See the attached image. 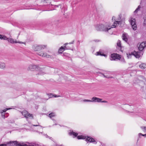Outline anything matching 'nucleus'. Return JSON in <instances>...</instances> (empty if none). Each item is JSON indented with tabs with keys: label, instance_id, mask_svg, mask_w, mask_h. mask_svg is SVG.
<instances>
[{
	"label": "nucleus",
	"instance_id": "obj_1",
	"mask_svg": "<svg viewBox=\"0 0 146 146\" xmlns=\"http://www.w3.org/2000/svg\"><path fill=\"white\" fill-rule=\"evenodd\" d=\"M121 22V21H115L114 22V24L111 26L110 25L109 23H100L96 25L95 28L98 31L107 32L111 28L115 27L117 25H119Z\"/></svg>",
	"mask_w": 146,
	"mask_h": 146
},
{
	"label": "nucleus",
	"instance_id": "obj_2",
	"mask_svg": "<svg viewBox=\"0 0 146 146\" xmlns=\"http://www.w3.org/2000/svg\"><path fill=\"white\" fill-rule=\"evenodd\" d=\"M145 47H146V41L143 42L140 44L139 47L138 48L140 51L138 52L134 51L131 52V54L134 55L137 58H139L143 55V53L142 50Z\"/></svg>",
	"mask_w": 146,
	"mask_h": 146
},
{
	"label": "nucleus",
	"instance_id": "obj_3",
	"mask_svg": "<svg viewBox=\"0 0 146 146\" xmlns=\"http://www.w3.org/2000/svg\"><path fill=\"white\" fill-rule=\"evenodd\" d=\"M38 69L39 68L38 66L32 64L29 66L27 68V70L28 71H34L35 70H36V71H39L38 74L40 75H43L45 74L44 72L43 71V69H41L40 68H39V69Z\"/></svg>",
	"mask_w": 146,
	"mask_h": 146
},
{
	"label": "nucleus",
	"instance_id": "obj_4",
	"mask_svg": "<svg viewBox=\"0 0 146 146\" xmlns=\"http://www.w3.org/2000/svg\"><path fill=\"white\" fill-rule=\"evenodd\" d=\"M77 139H86V141H88L91 143H96L97 142H96L95 139L90 137L85 136L83 135H79L77 137Z\"/></svg>",
	"mask_w": 146,
	"mask_h": 146
},
{
	"label": "nucleus",
	"instance_id": "obj_5",
	"mask_svg": "<svg viewBox=\"0 0 146 146\" xmlns=\"http://www.w3.org/2000/svg\"><path fill=\"white\" fill-rule=\"evenodd\" d=\"M46 46V45H35L33 46V49L35 51H38L44 49Z\"/></svg>",
	"mask_w": 146,
	"mask_h": 146
},
{
	"label": "nucleus",
	"instance_id": "obj_6",
	"mask_svg": "<svg viewBox=\"0 0 146 146\" xmlns=\"http://www.w3.org/2000/svg\"><path fill=\"white\" fill-rule=\"evenodd\" d=\"M143 80H145V78L142 76H139L137 78H135L134 82L135 83L140 84L143 83Z\"/></svg>",
	"mask_w": 146,
	"mask_h": 146
},
{
	"label": "nucleus",
	"instance_id": "obj_7",
	"mask_svg": "<svg viewBox=\"0 0 146 146\" xmlns=\"http://www.w3.org/2000/svg\"><path fill=\"white\" fill-rule=\"evenodd\" d=\"M129 21L133 29L134 30H136L137 28V26L136 24V21L135 19L133 18H131Z\"/></svg>",
	"mask_w": 146,
	"mask_h": 146
},
{
	"label": "nucleus",
	"instance_id": "obj_8",
	"mask_svg": "<svg viewBox=\"0 0 146 146\" xmlns=\"http://www.w3.org/2000/svg\"><path fill=\"white\" fill-rule=\"evenodd\" d=\"M121 58V56L117 54H111L110 59L111 60H115L116 59L120 60Z\"/></svg>",
	"mask_w": 146,
	"mask_h": 146
},
{
	"label": "nucleus",
	"instance_id": "obj_9",
	"mask_svg": "<svg viewBox=\"0 0 146 146\" xmlns=\"http://www.w3.org/2000/svg\"><path fill=\"white\" fill-rule=\"evenodd\" d=\"M22 113L23 115H24L25 117L27 118H30L31 119H33V115L29 113L28 112L25 110L23 111L22 112Z\"/></svg>",
	"mask_w": 146,
	"mask_h": 146
},
{
	"label": "nucleus",
	"instance_id": "obj_10",
	"mask_svg": "<svg viewBox=\"0 0 146 146\" xmlns=\"http://www.w3.org/2000/svg\"><path fill=\"white\" fill-rule=\"evenodd\" d=\"M37 54L40 56L44 57L49 58H51L52 56H51L48 54L47 53L44 52L42 51L38 53Z\"/></svg>",
	"mask_w": 146,
	"mask_h": 146
},
{
	"label": "nucleus",
	"instance_id": "obj_11",
	"mask_svg": "<svg viewBox=\"0 0 146 146\" xmlns=\"http://www.w3.org/2000/svg\"><path fill=\"white\" fill-rule=\"evenodd\" d=\"M68 44V43H65L64 45V47H62L61 46L59 49L58 51V52L61 53L62 52L65 50L66 49H70V48L68 47H66V46Z\"/></svg>",
	"mask_w": 146,
	"mask_h": 146
},
{
	"label": "nucleus",
	"instance_id": "obj_12",
	"mask_svg": "<svg viewBox=\"0 0 146 146\" xmlns=\"http://www.w3.org/2000/svg\"><path fill=\"white\" fill-rule=\"evenodd\" d=\"M8 41L10 42L11 43H19L20 44H23L24 43L23 42L21 41H18L17 42L16 40L14 41V40L12 38H7V40Z\"/></svg>",
	"mask_w": 146,
	"mask_h": 146
},
{
	"label": "nucleus",
	"instance_id": "obj_13",
	"mask_svg": "<svg viewBox=\"0 0 146 146\" xmlns=\"http://www.w3.org/2000/svg\"><path fill=\"white\" fill-rule=\"evenodd\" d=\"M92 102H101L102 99L96 97H93L92 98Z\"/></svg>",
	"mask_w": 146,
	"mask_h": 146
},
{
	"label": "nucleus",
	"instance_id": "obj_14",
	"mask_svg": "<svg viewBox=\"0 0 146 146\" xmlns=\"http://www.w3.org/2000/svg\"><path fill=\"white\" fill-rule=\"evenodd\" d=\"M11 109V108H7L4 110H1L0 111V113H1V115L3 118H5V113L4 112H5L7 110H9ZM7 117V116H6V117Z\"/></svg>",
	"mask_w": 146,
	"mask_h": 146
},
{
	"label": "nucleus",
	"instance_id": "obj_15",
	"mask_svg": "<svg viewBox=\"0 0 146 146\" xmlns=\"http://www.w3.org/2000/svg\"><path fill=\"white\" fill-rule=\"evenodd\" d=\"M127 34L125 33H123L122 35V38L123 40L127 42Z\"/></svg>",
	"mask_w": 146,
	"mask_h": 146
},
{
	"label": "nucleus",
	"instance_id": "obj_16",
	"mask_svg": "<svg viewBox=\"0 0 146 146\" xmlns=\"http://www.w3.org/2000/svg\"><path fill=\"white\" fill-rule=\"evenodd\" d=\"M5 63L3 62L0 63V68L4 69L5 68Z\"/></svg>",
	"mask_w": 146,
	"mask_h": 146
},
{
	"label": "nucleus",
	"instance_id": "obj_17",
	"mask_svg": "<svg viewBox=\"0 0 146 146\" xmlns=\"http://www.w3.org/2000/svg\"><path fill=\"white\" fill-rule=\"evenodd\" d=\"M143 83L144 85H141V88L142 90L143 91L144 89H146V84L143 82Z\"/></svg>",
	"mask_w": 146,
	"mask_h": 146
},
{
	"label": "nucleus",
	"instance_id": "obj_18",
	"mask_svg": "<svg viewBox=\"0 0 146 146\" xmlns=\"http://www.w3.org/2000/svg\"><path fill=\"white\" fill-rule=\"evenodd\" d=\"M7 37L5 35L0 34V39L4 40H7Z\"/></svg>",
	"mask_w": 146,
	"mask_h": 146
},
{
	"label": "nucleus",
	"instance_id": "obj_19",
	"mask_svg": "<svg viewBox=\"0 0 146 146\" xmlns=\"http://www.w3.org/2000/svg\"><path fill=\"white\" fill-rule=\"evenodd\" d=\"M139 67L141 69L145 68L146 67V65L144 63L141 64L139 66Z\"/></svg>",
	"mask_w": 146,
	"mask_h": 146
},
{
	"label": "nucleus",
	"instance_id": "obj_20",
	"mask_svg": "<svg viewBox=\"0 0 146 146\" xmlns=\"http://www.w3.org/2000/svg\"><path fill=\"white\" fill-rule=\"evenodd\" d=\"M69 134L70 135H73L75 137H76L78 135V133H75L73 131L69 133Z\"/></svg>",
	"mask_w": 146,
	"mask_h": 146
},
{
	"label": "nucleus",
	"instance_id": "obj_21",
	"mask_svg": "<svg viewBox=\"0 0 146 146\" xmlns=\"http://www.w3.org/2000/svg\"><path fill=\"white\" fill-rule=\"evenodd\" d=\"M141 8V6L140 5H139L137 8L135 10V11L134 12V14H135L137 13V12L140 10V9Z\"/></svg>",
	"mask_w": 146,
	"mask_h": 146
},
{
	"label": "nucleus",
	"instance_id": "obj_22",
	"mask_svg": "<svg viewBox=\"0 0 146 146\" xmlns=\"http://www.w3.org/2000/svg\"><path fill=\"white\" fill-rule=\"evenodd\" d=\"M55 116V114L54 113H50L49 115V117L50 118H52L53 117Z\"/></svg>",
	"mask_w": 146,
	"mask_h": 146
},
{
	"label": "nucleus",
	"instance_id": "obj_23",
	"mask_svg": "<svg viewBox=\"0 0 146 146\" xmlns=\"http://www.w3.org/2000/svg\"><path fill=\"white\" fill-rule=\"evenodd\" d=\"M117 45L118 47H119V48H121V41L119 40H118L117 41Z\"/></svg>",
	"mask_w": 146,
	"mask_h": 146
},
{
	"label": "nucleus",
	"instance_id": "obj_24",
	"mask_svg": "<svg viewBox=\"0 0 146 146\" xmlns=\"http://www.w3.org/2000/svg\"><path fill=\"white\" fill-rule=\"evenodd\" d=\"M120 60V62L123 63V64H125L126 63V62L125 61V59L123 58H121L119 60Z\"/></svg>",
	"mask_w": 146,
	"mask_h": 146
},
{
	"label": "nucleus",
	"instance_id": "obj_25",
	"mask_svg": "<svg viewBox=\"0 0 146 146\" xmlns=\"http://www.w3.org/2000/svg\"><path fill=\"white\" fill-rule=\"evenodd\" d=\"M142 130L145 132H146V127L142 126L141 127Z\"/></svg>",
	"mask_w": 146,
	"mask_h": 146
},
{
	"label": "nucleus",
	"instance_id": "obj_26",
	"mask_svg": "<svg viewBox=\"0 0 146 146\" xmlns=\"http://www.w3.org/2000/svg\"><path fill=\"white\" fill-rule=\"evenodd\" d=\"M97 55H100L101 56H106L105 54H102L100 52H97Z\"/></svg>",
	"mask_w": 146,
	"mask_h": 146
},
{
	"label": "nucleus",
	"instance_id": "obj_27",
	"mask_svg": "<svg viewBox=\"0 0 146 146\" xmlns=\"http://www.w3.org/2000/svg\"><path fill=\"white\" fill-rule=\"evenodd\" d=\"M84 102H92V100H88L85 99L83 100Z\"/></svg>",
	"mask_w": 146,
	"mask_h": 146
},
{
	"label": "nucleus",
	"instance_id": "obj_28",
	"mask_svg": "<svg viewBox=\"0 0 146 146\" xmlns=\"http://www.w3.org/2000/svg\"><path fill=\"white\" fill-rule=\"evenodd\" d=\"M46 3H50V0H43Z\"/></svg>",
	"mask_w": 146,
	"mask_h": 146
},
{
	"label": "nucleus",
	"instance_id": "obj_29",
	"mask_svg": "<svg viewBox=\"0 0 146 146\" xmlns=\"http://www.w3.org/2000/svg\"><path fill=\"white\" fill-rule=\"evenodd\" d=\"M143 25L146 26V19H145L143 22Z\"/></svg>",
	"mask_w": 146,
	"mask_h": 146
},
{
	"label": "nucleus",
	"instance_id": "obj_30",
	"mask_svg": "<svg viewBox=\"0 0 146 146\" xmlns=\"http://www.w3.org/2000/svg\"><path fill=\"white\" fill-rule=\"evenodd\" d=\"M33 125L34 126H39L40 127H42L38 124V125Z\"/></svg>",
	"mask_w": 146,
	"mask_h": 146
},
{
	"label": "nucleus",
	"instance_id": "obj_31",
	"mask_svg": "<svg viewBox=\"0 0 146 146\" xmlns=\"http://www.w3.org/2000/svg\"><path fill=\"white\" fill-rule=\"evenodd\" d=\"M132 55L131 54H131H127V57L128 58H129L130 57V56H131V55Z\"/></svg>",
	"mask_w": 146,
	"mask_h": 146
},
{
	"label": "nucleus",
	"instance_id": "obj_32",
	"mask_svg": "<svg viewBox=\"0 0 146 146\" xmlns=\"http://www.w3.org/2000/svg\"><path fill=\"white\" fill-rule=\"evenodd\" d=\"M16 141H10L9 142V143H8V144H9V143L10 144H11V143H13L15 144V143L16 142Z\"/></svg>",
	"mask_w": 146,
	"mask_h": 146
},
{
	"label": "nucleus",
	"instance_id": "obj_33",
	"mask_svg": "<svg viewBox=\"0 0 146 146\" xmlns=\"http://www.w3.org/2000/svg\"><path fill=\"white\" fill-rule=\"evenodd\" d=\"M20 146H28V145L26 144H24L23 145H20Z\"/></svg>",
	"mask_w": 146,
	"mask_h": 146
},
{
	"label": "nucleus",
	"instance_id": "obj_34",
	"mask_svg": "<svg viewBox=\"0 0 146 146\" xmlns=\"http://www.w3.org/2000/svg\"><path fill=\"white\" fill-rule=\"evenodd\" d=\"M0 146H7L6 144H1L0 145Z\"/></svg>",
	"mask_w": 146,
	"mask_h": 146
},
{
	"label": "nucleus",
	"instance_id": "obj_35",
	"mask_svg": "<svg viewBox=\"0 0 146 146\" xmlns=\"http://www.w3.org/2000/svg\"><path fill=\"white\" fill-rule=\"evenodd\" d=\"M100 74H101L104 77L108 78V77L107 76H106L103 73H100Z\"/></svg>",
	"mask_w": 146,
	"mask_h": 146
},
{
	"label": "nucleus",
	"instance_id": "obj_36",
	"mask_svg": "<svg viewBox=\"0 0 146 146\" xmlns=\"http://www.w3.org/2000/svg\"><path fill=\"white\" fill-rule=\"evenodd\" d=\"M115 17L113 16V17H112V20H115Z\"/></svg>",
	"mask_w": 146,
	"mask_h": 146
},
{
	"label": "nucleus",
	"instance_id": "obj_37",
	"mask_svg": "<svg viewBox=\"0 0 146 146\" xmlns=\"http://www.w3.org/2000/svg\"><path fill=\"white\" fill-rule=\"evenodd\" d=\"M74 40H73L72 42L69 43V44H72L74 43Z\"/></svg>",
	"mask_w": 146,
	"mask_h": 146
},
{
	"label": "nucleus",
	"instance_id": "obj_38",
	"mask_svg": "<svg viewBox=\"0 0 146 146\" xmlns=\"http://www.w3.org/2000/svg\"><path fill=\"white\" fill-rule=\"evenodd\" d=\"M142 135H143V134L141 133H139L138 134V135L139 136H140V135L142 136Z\"/></svg>",
	"mask_w": 146,
	"mask_h": 146
},
{
	"label": "nucleus",
	"instance_id": "obj_39",
	"mask_svg": "<svg viewBox=\"0 0 146 146\" xmlns=\"http://www.w3.org/2000/svg\"><path fill=\"white\" fill-rule=\"evenodd\" d=\"M119 18H118L117 19L118 20H119L121 18V15H119Z\"/></svg>",
	"mask_w": 146,
	"mask_h": 146
},
{
	"label": "nucleus",
	"instance_id": "obj_40",
	"mask_svg": "<svg viewBox=\"0 0 146 146\" xmlns=\"http://www.w3.org/2000/svg\"><path fill=\"white\" fill-rule=\"evenodd\" d=\"M55 97H60L59 96H58L57 95H55L54 96Z\"/></svg>",
	"mask_w": 146,
	"mask_h": 146
},
{
	"label": "nucleus",
	"instance_id": "obj_41",
	"mask_svg": "<svg viewBox=\"0 0 146 146\" xmlns=\"http://www.w3.org/2000/svg\"><path fill=\"white\" fill-rule=\"evenodd\" d=\"M101 102H107L106 101H101Z\"/></svg>",
	"mask_w": 146,
	"mask_h": 146
},
{
	"label": "nucleus",
	"instance_id": "obj_42",
	"mask_svg": "<svg viewBox=\"0 0 146 146\" xmlns=\"http://www.w3.org/2000/svg\"><path fill=\"white\" fill-rule=\"evenodd\" d=\"M142 136H146V134H143V135H142Z\"/></svg>",
	"mask_w": 146,
	"mask_h": 146
},
{
	"label": "nucleus",
	"instance_id": "obj_43",
	"mask_svg": "<svg viewBox=\"0 0 146 146\" xmlns=\"http://www.w3.org/2000/svg\"><path fill=\"white\" fill-rule=\"evenodd\" d=\"M28 146H34V145H28Z\"/></svg>",
	"mask_w": 146,
	"mask_h": 146
},
{
	"label": "nucleus",
	"instance_id": "obj_44",
	"mask_svg": "<svg viewBox=\"0 0 146 146\" xmlns=\"http://www.w3.org/2000/svg\"><path fill=\"white\" fill-rule=\"evenodd\" d=\"M50 94V95H52V94Z\"/></svg>",
	"mask_w": 146,
	"mask_h": 146
},
{
	"label": "nucleus",
	"instance_id": "obj_45",
	"mask_svg": "<svg viewBox=\"0 0 146 146\" xmlns=\"http://www.w3.org/2000/svg\"><path fill=\"white\" fill-rule=\"evenodd\" d=\"M51 98V97H49V98Z\"/></svg>",
	"mask_w": 146,
	"mask_h": 146
}]
</instances>
